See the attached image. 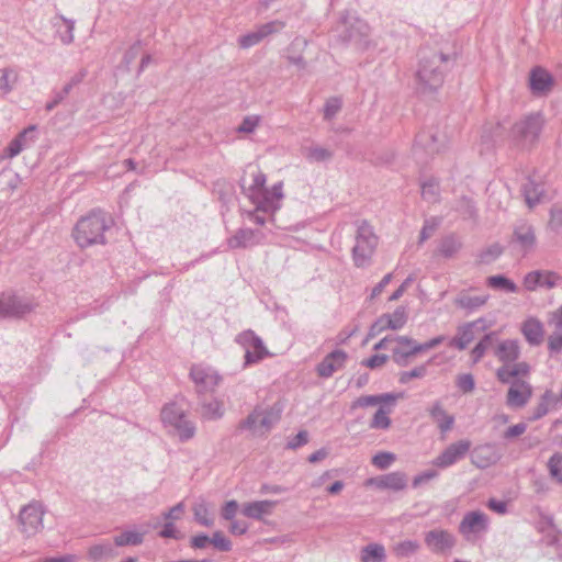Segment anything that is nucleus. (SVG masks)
I'll use <instances>...</instances> for the list:
<instances>
[{
	"label": "nucleus",
	"mask_w": 562,
	"mask_h": 562,
	"mask_svg": "<svg viewBox=\"0 0 562 562\" xmlns=\"http://www.w3.org/2000/svg\"><path fill=\"white\" fill-rule=\"evenodd\" d=\"M495 356L499 361L510 364L520 357V346L516 339H506L498 344Z\"/></svg>",
	"instance_id": "obj_29"
},
{
	"label": "nucleus",
	"mask_w": 562,
	"mask_h": 562,
	"mask_svg": "<svg viewBox=\"0 0 562 562\" xmlns=\"http://www.w3.org/2000/svg\"><path fill=\"white\" fill-rule=\"evenodd\" d=\"M369 483L380 490L402 491L407 485V477L403 472H391L369 480Z\"/></svg>",
	"instance_id": "obj_25"
},
{
	"label": "nucleus",
	"mask_w": 562,
	"mask_h": 562,
	"mask_svg": "<svg viewBox=\"0 0 562 562\" xmlns=\"http://www.w3.org/2000/svg\"><path fill=\"white\" fill-rule=\"evenodd\" d=\"M281 409L276 406L266 409L255 408L239 423L240 429H247L254 435H265L280 420Z\"/></svg>",
	"instance_id": "obj_5"
},
{
	"label": "nucleus",
	"mask_w": 562,
	"mask_h": 562,
	"mask_svg": "<svg viewBox=\"0 0 562 562\" xmlns=\"http://www.w3.org/2000/svg\"><path fill=\"white\" fill-rule=\"evenodd\" d=\"M110 218L105 212L93 210L87 216L81 217L72 232V236L80 248L95 244H104V232L110 227Z\"/></svg>",
	"instance_id": "obj_2"
},
{
	"label": "nucleus",
	"mask_w": 562,
	"mask_h": 562,
	"mask_svg": "<svg viewBox=\"0 0 562 562\" xmlns=\"http://www.w3.org/2000/svg\"><path fill=\"white\" fill-rule=\"evenodd\" d=\"M395 460V454L391 452H379L372 458V464L380 470L387 469Z\"/></svg>",
	"instance_id": "obj_59"
},
{
	"label": "nucleus",
	"mask_w": 562,
	"mask_h": 562,
	"mask_svg": "<svg viewBox=\"0 0 562 562\" xmlns=\"http://www.w3.org/2000/svg\"><path fill=\"white\" fill-rule=\"evenodd\" d=\"M44 509L41 503L31 502L19 514L20 530L26 537L36 535L43 528Z\"/></svg>",
	"instance_id": "obj_12"
},
{
	"label": "nucleus",
	"mask_w": 562,
	"mask_h": 562,
	"mask_svg": "<svg viewBox=\"0 0 562 562\" xmlns=\"http://www.w3.org/2000/svg\"><path fill=\"white\" fill-rule=\"evenodd\" d=\"M562 282V277L553 271L536 270L527 273L524 278V285L528 291L537 288L553 289Z\"/></svg>",
	"instance_id": "obj_16"
},
{
	"label": "nucleus",
	"mask_w": 562,
	"mask_h": 562,
	"mask_svg": "<svg viewBox=\"0 0 562 562\" xmlns=\"http://www.w3.org/2000/svg\"><path fill=\"white\" fill-rule=\"evenodd\" d=\"M453 64L454 59L451 55L422 50L416 71L419 92L425 94L437 91L443 83L446 71Z\"/></svg>",
	"instance_id": "obj_1"
},
{
	"label": "nucleus",
	"mask_w": 562,
	"mask_h": 562,
	"mask_svg": "<svg viewBox=\"0 0 562 562\" xmlns=\"http://www.w3.org/2000/svg\"><path fill=\"white\" fill-rule=\"evenodd\" d=\"M504 251V248L498 244H492L480 254V261L482 263H491L496 260Z\"/></svg>",
	"instance_id": "obj_52"
},
{
	"label": "nucleus",
	"mask_w": 562,
	"mask_h": 562,
	"mask_svg": "<svg viewBox=\"0 0 562 562\" xmlns=\"http://www.w3.org/2000/svg\"><path fill=\"white\" fill-rule=\"evenodd\" d=\"M369 24L356 16L345 15L338 26V36L344 43H356L367 45L370 35Z\"/></svg>",
	"instance_id": "obj_8"
},
{
	"label": "nucleus",
	"mask_w": 562,
	"mask_h": 562,
	"mask_svg": "<svg viewBox=\"0 0 562 562\" xmlns=\"http://www.w3.org/2000/svg\"><path fill=\"white\" fill-rule=\"evenodd\" d=\"M554 86L552 75L542 67H535L529 74V88L533 95L543 97L551 92Z\"/></svg>",
	"instance_id": "obj_17"
},
{
	"label": "nucleus",
	"mask_w": 562,
	"mask_h": 562,
	"mask_svg": "<svg viewBox=\"0 0 562 562\" xmlns=\"http://www.w3.org/2000/svg\"><path fill=\"white\" fill-rule=\"evenodd\" d=\"M447 146V137L445 135L424 131L420 132L413 146V153L417 160H425L427 156L440 153Z\"/></svg>",
	"instance_id": "obj_11"
},
{
	"label": "nucleus",
	"mask_w": 562,
	"mask_h": 562,
	"mask_svg": "<svg viewBox=\"0 0 562 562\" xmlns=\"http://www.w3.org/2000/svg\"><path fill=\"white\" fill-rule=\"evenodd\" d=\"M235 341L245 349L244 367L258 363L270 355L262 339L251 329L238 334Z\"/></svg>",
	"instance_id": "obj_9"
},
{
	"label": "nucleus",
	"mask_w": 562,
	"mask_h": 562,
	"mask_svg": "<svg viewBox=\"0 0 562 562\" xmlns=\"http://www.w3.org/2000/svg\"><path fill=\"white\" fill-rule=\"evenodd\" d=\"M548 349L551 356L562 351V334L554 333L548 338Z\"/></svg>",
	"instance_id": "obj_63"
},
{
	"label": "nucleus",
	"mask_w": 562,
	"mask_h": 562,
	"mask_svg": "<svg viewBox=\"0 0 562 562\" xmlns=\"http://www.w3.org/2000/svg\"><path fill=\"white\" fill-rule=\"evenodd\" d=\"M532 396V386L529 382L515 379L508 389L506 404L513 408L524 407Z\"/></svg>",
	"instance_id": "obj_18"
},
{
	"label": "nucleus",
	"mask_w": 562,
	"mask_h": 562,
	"mask_svg": "<svg viewBox=\"0 0 562 562\" xmlns=\"http://www.w3.org/2000/svg\"><path fill=\"white\" fill-rule=\"evenodd\" d=\"M490 529V518L481 510H471L464 514L459 524V532L467 541H475Z\"/></svg>",
	"instance_id": "obj_10"
},
{
	"label": "nucleus",
	"mask_w": 562,
	"mask_h": 562,
	"mask_svg": "<svg viewBox=\"0 0 562 562\" xmlns=\"http://www.w3.org/2000/svg\"><path fill=\"white\" fill-rule=\"evenodd\" d=\"M0 92L8 94L12 91L14 83L18 81V72L12 68L0 69Z\"/></svg>",
	"instance_id": "obj_45"
},
{
	"label": "nucleus",
	"mask_w": 562,
	"mask_h": 562,
	"mask_svg": "<svg viewBox=\"0 0 562 562\" xmlns=\"http://www.w3.org/2000/svg\"><path fill=\"white\" fill-rule=\"evenodd\" d=\"M190 378L194 382L199 394L214 392L222 380L221 375L213 368L201 364L192 366Z\"/></svg>",
	"instance_id": "obj_14"
},
{
	"label": "nucleus",
	"mask_w": 562,
	"mask_h": 562,
	"mask_svg": "<svg viewBox=\"0 0 562 562\" xmlns=\"http://www.w3.org/2000/svg\"><path fill=\"white\" fill-rule=\"evenodd\" d=\"M304 156L310 162H325L334 157V151L326 147L313 145L305 148Z\"/></svg>",
	"instance_id": "obj_40"
},
{
	"label": "nucleus",
	"mask_w": 562,
	"mask_h": 562,
	"mask_svg": "<svg viewBox=\"0 0 562 562\" xmlns=\"http://www.w3.org/2000/svg\"><path fill=\"white\" fill-rule=\"evenodd\" d=\"M200 414L202 418L207 420L220 419L224 414L223 404L216 398H212L210 401H201Z\"/></svg>",
	"instance_id": "obj_36"
},
{
	"label": "nucleus",
	"mask_w": 562,
	"mask_h": 562,
	"mask_svg": "<svg viewBox=\"0 0 562 562\" xmlns=\"http://www.w3.org/2000/svg\"><path fill=\"white\" fill-rule=\"evenodd\" d=\"M502 458L497 446L492 442L476 446L471 452V462L479 469H486Z\"/></svg>",
	"instance_id": "obj_19"
},
{
	"label": "nucleus",
	"mask_w": 562,
	"mask_h": 562,
	"mask_svg": "<svg viewBox=\"0 0 562 562\" xmlns=\"http://www.w3.org/2000/svg\"><path fill=\"white\" fill-rule=\"evenodd\" d=\"M461 248V241L454 235H448L443 237L439 245V252L446 257L451 258Z\"/></svg>",
	"instance_id": "obj_43"
},
{
	"label": "nucleus",
	"mask_w": 562,
	"mask_h": 562,
	"mask_svg": "<svg viewBox=\"0 0 562 562\" xmlns=\"http://www.w3.org/2000/svg\"><path fill=\"white\" fill-rule=\"evenodd\" d=\"M557 403H558V400H557V396L554 395V393L550 390H547L541 395L540 402L533 409V413L529 419L535 422V420L542 418L543 416H546L549 413V407L555 405Z\"/></svg>",
	"instance_id": "obj_37"
},
{
	"label": "nucleus",
	"mask_w": 562,
	"mask_h": 562,
	"mask_svg": "<svg viewBox=\"0 0 562 562\" xmlns=\"http://www.w3.org/2000/svg\"><path fill=\"white\" fill-rule=\"evenodd\" d=\"M486 284L495 290H502L507 293H516L518 286L510 279L503 274L491 276L486 280Z\"/></svg>",
	"instance_id": "obj_42"
},
{
	"label": "nucleus",
	"mask_w": 562,
	"mask_h": 562,
	"mask_svg": "<svg viewBox=\"0 0 562 562\" xmlns=\"http://www.w3.org/2000/svg\"><path fill=\"white\" fill-rule=\"evenodd\" d=\"M385 558V549L379 543H370L360 551L361 562H384Z\"/></svg>",
	"instance_id": "obj_39"
},
{
	"label": "nucleus",
	"mask_w": 562,
	"mask_h": 562,
	"mask_svg": "<svg viewBox=\"0 0 562 562\" xmlns=\"http://www.w3.org/2000/svg\"><path fill=\"white\" fill-rule=\"evenodd\" d=\"M548 470L551 479L562 484V453H553L548 461Z\"/></svg>",
	"instance_id": "obj_48"
},
{
	"label": "nucleus",
	"mask_w": 562,
	"mask_h": 562,
	"mask_svg": "<svg viewBox=\"0 0 562 562\" xmlns=\"http://www.w3.org/2000/svg\"><path fill=\"white\" fill-rule=\"evenodd\" d=\"M439 195V184L436 180H429L422 184V196L429 201L435 202Z\"/></svg>",
	"instance_id": "obj_54"
},
{
	"label": "nucleus",
	"mask_w": 562,
	"mask_h": 562,
	"mask_svg": "<svg viewBox=\"0 0 562 562\" xmlns=\"http://www.w3.org/2000/svg\"><path fill=\"white\" fill-rule=\"evenodd\" d=\"M117 554L119 552L115 550L114 544L109 540L94 543L88 549V558L94 562L112 560L116 558Z\"/></svg>",
	"instance_id": "obj_30"
},
{
	"label": "nucleus",
	"mask_w": 562,
	"mask_h": 562,
	"mask_svg": "<svg viewBox=\"0 0 562 562\" xmlns=\"http://www.w3.org/2000/svg\"><path fill=\"white\" fill-rule=\"evenodd\" d=\"M543 126L540 113H530L515 122L509 131L510 144L519 149H530L539 139Z\"/></svg>",
	"instance_id": "obj_3"
},
{
	"label": "nucleus",
	"mask_w": 562,
	"mask_h": 562,
	"mask_svg": "<svg viewBox=\"0 0 562 562\" xmlns=\"http://www.w3.org/2000/svg\"><path fill=\"white\" fill-rule=\"evenodd\" d=\"M146 531L125 530L113 538L114 546L127 547L139 546L144 542Z\"/></svg>",
	"instance_id": "obj_38"
},
{
	"label": "nucleus",
	"mask_w": 562,
	"mask_h": 562,
	"mask_svg": "<svg viewBox=\"0 0 562 562\" xmlns=\"http://www.w3.org/2000/svg\"><path fill=\"white\" fill-rule=\"evenodd\" d=\"M497 340V333L491 331L475 345L473 348L471 356L474 363L479 362L485 352L490 349V347Z\"/></svg>",
	"instance_id": "obj_41"
},
{
	"label": "nucleus",
	"mask_w": 562,
	"mask_h": 562,
	"mask_svg": "<svg viewBox=\"0 0 562 562\" xmlns=\"http://www.w3.org/2000/svg\"><path fill=\"white\" fill-rule=\"evenodd\" d=\"M263 239V234L259 229L239 228L227 239V246L231 249L248 248L259 245Z\"/></svg>",
	"instance_id": "obj_21"
},
{
	"label": "nucleus",
	"mask_w": 562,
	"mask_h": 562,
	"mask_svg": "<svg viewBox=\"0 0 562 562\" xmlns=\"http://www.w3.org/2000/svg\"><path fill=\"white\" fill-rule=\"evenodd\" d=\"M36 304L27 295H19L14 292H2L0 294V321L7 318H21L30 314Z\"/></svg>",
	"instance_id": "obj_7"
},
{
	"label": "nucleus",
	"mask_w": 562,
	"mask_h": 562,
	"mask_svg": "<svg viewBox=\"0 0 562 562\" xmlns=\"http://www.w3.org/2000/svg\"><path fill=\"white\" fill-rule=\"evenodd\" d=\"M426 547L435 554H448L457 544V537L446 529H431L425 533Z\"/></svg>",
	"instance_id": "obj_13"
},
{
	"label": "nucleus",
	"mask_w": 562,
	"mask_h": 562,
	"mask_svg": "<svg viewBox=\"0 0 562 562\" xmlns=\"http://www.w3.org/2000/svg\"><path fill=\"white\" fill-rule=\"evenodd\" d=\"M216 549L222 552L232 550V542L221 531H215L211 538V542Z\"/></svg>",
	"instance_id": "obj_60"
},
{
	"label": "nucleus",
	"mask_w": 562,
	"mask_h": 562,
	"mask_svg": "<svg viewBox=\"0 0 562 562\" xmlns=\"http://www.w3.org/2000/svg\"><path fill=\"white\" fill-rule=\"evenodd\" d=\"M194 519L204 527H211L214 519L209 517V509L204 503L196 504L193 507Z\"/></svg>",
	"instance_id": "obj_53"
},
{
	"label": "nucleus",
	"mask_w": 562,
	"mask_h": 562,
	"mask_svg": "<svg viewBox=\"0 0 562 562\" xmlns=\"http://www.w3.org/2000/svg\"><path fill=\"white\" fill-rule=\"evenodd\" d=\"M381 317L387 329L398 330L406 324L408 315L406 307L398 306L393 313L382 314Z\"/></svg>",
	"instance_id": "obj_35"
},
{
	"label": "nucleus",
	"mask_w": 562,
	"mask_h": 562,
	"mask_svg": "<svg viewBox=\"0 0 562 562\" xmlns=\"http://www.w3.org/2000/svg\"><path fill=\"white\" fill-rule=\"evenodd\" d=\"M497 380L504 384L510 383L516 379L510 364L504 363L496 371Z\"/></svg>",
	"instance_id": "obj_62"
},
{
	"label": "nucleus",
	"mask_w": 562,
	"mask_h": 562,
	"mask_svg": "<svg viewBox=\"0 0 562 562\" xmlns=\"http://www.w3.org/2000/svg\"><path fill=\"white\" fill-rule=\"evenodd\" d=\"M263 40L262 34L258 31L249 32L238 38V44L241 48H250L259 44Z\"/></svg>",
	"instance_id": "obj_56"
},
{
	"label": "nucleus",
	"mask_w": 562,
	"mask_h": 562,
	"mask_svg": "<svg viewBox=\"0 0 562 562\" xmlns=\"http://www.w3.org/2000/svg\"><path fill=\"white\" fill-rule=\"evenodd\" d=\"M445 340L443 336H437L426 342L419 344L417 342L413 349L408 351H403L402 347H393V361L400 367H406L409 363L411 357L416 356L417 353L427 351L429 349L436 348Z\"/></svg>",
	"instance_id": "obj_20"
},
{
	"label": "nucleus",
	"mask_w": 562,
	"mask_h": 562,
	"mask_svg": "<svg viewBox=\"0 0 562 562\" xmlns=\"http://www.w3.org/2000/svg\"><path fill=\"white\" fill-rule=\"evenodd\" d=\"M485 321L479 318L474 322L467 323L458 328V334L451 339L450 346L456 347L459 350H464L469 344L474 339L473 328L482 325L484 327Z\"/></svg>",
	"instance_id": "obj_27"
},
{
	"label": "nucleus",
	"mask_w": 562,
	"mask_h": 562,
	"mask_svg": "<svg viewBox=\"0 0 562 562\" xmlns=\"http://www.w3.org/2000/svg\"><path fill=\"white\" fill-rule=\"evenodd\" d=\"M56 19H59L66 26L64 32L57 31L59 34V38L63 44L68 45L74 41V30H75V21L67 19L66 16L58 14Z\"/></svg>",
	"instance_id": "obj_51"
},
{
	"label": "nucleus",
	"mask_w": 562,
	"mask_h": 562,
	"mask_svg": "<svg viewBox=\"0 0 562 562\" xmlns=\"http://www.w3.org/2000/svg\"><path fill=\"white\" fill-rule=\"evenodd\" d=\"M471 449V441L461 439L449 445L437 458L432 460V465L446 469L462 460Z\"/></svg>",
	"instance_id": "obj_15"
},
{
	"label": "nucleus",
	"mask_w": 562,
	"mask_h": 562,
	"mask_svg": "<svg viewBox=\"0 0 562 562\" xmlns=\"http://www.w3.org/2000/svg\"><path fill=\"white\" fill-rule=\"evenodd\" d=\"M391 413V409H386L385 407L381 406L374 414L371 423L370 428L372 429H387L391 426V419L389 417V414Z\"/></svg>",
	"instance_id": "obj_49"
},
{
	"label": "nucleus",
	"mask_w": 562,
	"mask_h": 562,
	"mask_svg": "<svg viewBox=\"0 0 562 562\" xmlns=\"http://www.w3.org/2000/svg\"><path fill=\"white\" fill-rule=\"evenodd\" d=\"M161 420L165 425L176 430L182 442L190 440L195 435L196 428L194 423L188 419L183 409L178 407L175 403L164 406L161 409Z\"/></svg>",
	"instance_id": "obj_6"
},
{
	"label": "nucleus",
	"mask_w": 562,
	"mask_h": 562,
	"mask_svg": "<svg viewBox=\"0 0 562 562\" xmlns=\"http://www.w3.org/2000/svg\"><path fill=\"white\" fill-rule=\"evenodd\" d=\"M266 175L261 171L252 173V182L248 187L249 196L257 203L262 192L266 190Z\"/></svg>",
	"instance_id": "obj_47"
},
{
	"label": "nucleus",
	"mask_w": 562,
	"mask_h": 562,
	"mask_svg": "<svg viewBox=\"0 0 562 562\" xmlns=\"http://www.w3.org/2000/svg\"><path fill=\"white\" fill-rule=\"evenodd\" d=\"M278 501H255L244 504L241 513L248 518L260 520L263 516L272 514L273 508L277 506Z\"/></svg>",
	"instance_id": "obj_26"
},
{
	"label": "nucleus",
	"mask_w": 562,
	"mask_h": 562,
	"mask_svg": "<svg viewBox=\"0 0 562 562\" xmlns=\"http://www.w3.org/2000/svg\"><path fill=\"white\" fill-rule=\"evenodd\" d=\"M285 26V23L280 20L270 21L268 23L261 24L258 26V31L260 34H262L263 40L274 33H279L281 30H283Z\"/></svg>",
	"instance_id": "obj_57"
},
{
	"label": "nucleus",
	"mask_w": 562,
	"mask_h": 562,
	"mask_svg": "<svg viewBox=\"0 0 562 562\" xmlns=\"http://www.w3.org/2000/svg\"><path fill=\"white\" fill-rule=\"evenodd\" d=\"M397 398H398V395L394 394V393L366 395V396L358 397L352 406L353 407H369V406H375L378 404L394 405Z\"/></svg>",
	"instance_id": "obj_34"
},
{
	"label": "nucleus",
	"mask_w": 562,
	"mask_h": 562,
	"mask_svg": "<svg viewBox=\"0 0 562 562\" xmlns=\"http://www.w3.org/2000/svg\"><path fill=\"white\" fill-rule=\"evenodd\" d=\"M427 374V364L418 366L411 371H404L400 374L398 381L402 384L408 383L412 379H422Z\"/></svg>",
	"instance_id": "obj_55"
},
{
	"label": "nucleus",
	"mask_w": 562,
	"mask_h": 562,
	"mask_svg": "<svg viewBox=\"0 0 562 562\" xmlns=\"http://www.w3.org/2000/svg\"><path fill=\"white\" fill-rule=\"evenodd\" d=\"M33 131H36V125H30L27 128L23 130L19 135L13 138L9 146L7 147L8 157L13 158L18 156L23 149L24 144H22V138H25L26 135L32 134Z\"/></svg>",
	"instance_id": "obj_44"
},
{
	"label": "nucleus",
	"mask_w": 562,
	"mask_h": 562,
	"mask_svg": "<svg viewBox=\"0 0 562 562\" xmlns=\"http://www.w3.org/2000/svg\"><path fill=\"white\" fill-rule=\"evenodd\" d=\"M457 386L464 393H470L474 390V378L470 373L460 374L457 379Z\"/></svg>",
	"instance_id": "obj_61"
},
{
	"label": "nucleus",
	"mask_w": 562,
	"mask_h": 562,
	"mask_svg": "<svg viewBox=\"0 0 562 562\" xmlns=\"http://www.w3.org/2000/svg\"><path fill=\"white\" fill-rule=\"evenodd\" d=\"M456 211L459 212L464 218H474L476 216V207L474 202L467 196L461 198L457 202Z\"/></svg>",
	"instance_id": "obj_50"
},
{
	"label": "nucleus",
	"mask_w": 562,
	"mask_h": 562,
	"mask_svg": "<svg viewBox=\"0 0 562 562\" xmlns=\"http://www.w3.org/2000/svg\"><path fill=\"white\" fill-rule=\"evenodd\" d=\"M488 297L490 296L487 294L472 296L467 292L462 291L454 299V304L458 307L465 310L468 313H472L474 311H477L483 305H485Z\"/></svg>",
	"instance_id": "obj_32"
},
{
	"label": "nucleus",
	"mask_w": 562,
	"mask_h": 562,
	"mask_svg": "<svg viewBox=\"0 0 562 562\" xmlns=\"http://www.w3.org/2000/svg\"><path fill=\"white\" fill-rule=\"evenodd\" d=\"M521 334L530 346H539L544 337L543 325L539 319L529 317L521 325Z\"/></svg>",
	"instance_id": "obj_28"
},
{
	"label": "nucleus",
	"mask_w": 562,
	"mask_h": 562,
	"mask_svg": "<svg viewBox=\"0 0 562 562\" xmlns=\"http://www.w3.org/2000/svg\"><path fill=\"white\" fill-rule=\"evenodd\" d=\"M356 244L352 247V259L358 268L370 263L378 245V237L368 222L363 221L357 228Z\"/></svg>",
	"instance_id": "obj_4"
},
{
	"label": "nucleus",
	"mask_w": 562,
	"mask_h": 562,
	"mask_svg": "<svg viewBox=\"0 0 562 562\" xmlns=\"http://www.w3.org/2000/svg\"><path fill=\"white\" fill-rule=\"evenodd\" d=\"M505 128L503 127L502 123L496 124H486L483 128L481 139L484 144L487 145V147L492 146L498 137L502 136L503 131Z\"/></svg>",
	"instance_id": "obj_46"
},
{
	"label": "nucleus",
	"mask_w": 562,
	"mask_h": 562,
	"mask_svg": "<svg viewBox=\"0 0 562 562\" xmlns=\"http://www.w3.org/2000/svg\"><path fill=\"white\" fill-rule=\"evenodd\" d=\"M283 198L282 182L273 184L268 190L266 189L259 200L257 201V211L265 213H274L280 209V200Z\"/></svg>",
	"instance_id": "obj_24"
},
{
	"label": "nucleus",
	"mask_w": 562,
	"mask_h": 562,
	"mask_svg": "<svg viewBox=\"0 0 562 562\" xmlns=\"http://www.w3.org/2000/svg\"><path fill=\"white\" fill-rule=\"evenodd\" d=\"M512 244H517L524 254L529 252L536 245L533 227L527 222H519L515 225Z\"/></svg>",
	"instance_id": "obj_22"
},
{
	"label": "nucleus",
	"mask_w": 562,
	"mask_h": 562,
	"mask_svg": "<svg viewBox=\"0 0 562 562\" xmlns=\"http://www.w3.org/2000/svg\"><path fill=\"white\" fill-rule=\"evenodd\" d=\"M347 359L344 350L336 349L328 353L316 367V372L321 378H330L337 370L341 369Z\"/></svg>",
	"instance_id": "obj_23"
},
{
	"label": "nucleus",
	"mask_w": 562,
	"mask_h": 562,
	"mask_svg": "<svg viewBox=\"0 0 562 562\" xmlns=\"http://www.w3.org/2000/svg\"><path fill=\"white\" fill-rule=\"evenodd\" d=\"M308 442V432L306 430H301L297 432L296 436L291 438L288 443L286 448L295 450Z\"/></svg>",
	"instance_id": "obj_64"
},
{
	"label": "nucleus",
	"mask_w": 562,
	"mask_h": 562,
	"mask_svg": "<svg viewBox=\"0 0 562 562\" xmlns=\"http://www.w3.org/2000/svg\"><path fill=\"white\" fill-rule=\"evenodd\" d=\"M341 109V100L339 98H329L324 106V119L330 121Z\"/></svg>",
	"instance_id": "obj_58"
},
{
	"label": "nucleus",
	"mask_w": 562,
	"mask_h": 562,
	"mask_svg": "<svg viewBox=\"0 0 562 562\" xmlns=\"http://www.w3.org/2000/svg\"><path fill=\"white\" fill-rule=\"evenodd\" d=\"M522 193L526 200V203L532 207L537 203H540L544 199V186L543 183L537 182L532 178H527L526 182L522 184Z\"/></svg>",
	"instance_id": "obj_31"
},
{
	"label": "nucleus",
	"mask_w": 562,
	"mask_h": 562,
	"mask_svg": "<svg viewBox=\"0 0 562 562\" xmlns=\"http://www.w3.org/2000/svg\"><path fill=\"white\" fill-rule=\"evenodd\" d=\"M428 413L432 420L437 423V426L441 432H447L452 428L454 424V417L447 414L439 401L431 405V407L428 409Z\"/></svg>",
	"instance_id": "obj_33"
}]
</instances>
